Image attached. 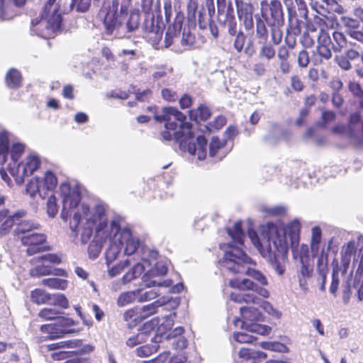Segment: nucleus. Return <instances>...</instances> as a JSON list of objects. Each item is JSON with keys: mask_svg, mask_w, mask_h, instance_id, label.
Here are the masks:
<instances>
[{"mask_svg": "<svg viewBox=\"0 0 363 363\" xmlns=\"http://www.w3.org/2000/svg\"><path fill=\"white\" fill-rule=\"evenodd\" d=\"M301 224L294 219L283 226L268 222L259 226V233L250 229L248 237L260 255L266 258L279 275L285 272L289 247L293 258L300 262H309V250L306 244L299 245Z\"/></svg>", "mask_w": 363, "mask_h": 363, "instance_id": "1", "label": "nucleus"}, {"mask_svg": "<svg viewBox=\"0 0 363 363\" xmlns=\"http://www.w3.org/2000/svg\"><path fill=\"white\" fill-rule=\"evenodd\" d=\"M227 232L233 242L220 245V249L225 252L223 259L219 261L220 266L233 273H245L257 282L255 283L250 279H234L230 280V286L241 291H252L263 298H269V291L265 288L269 284L267 277L262 272L246 267L251 262V259L240 247L245 238L241 222L238 221L233 228H227Z\"/></svg>", "mask_w": 363, "mask_h": 363, "instance_id": "2", "label": "nucleus"}, {"mask_svg": "<svg viewBox=\"0 0 363 363\" xmlns=\"http://www.w3.org/2000/svg\"><path fill=\"white\" fill-rule=\"evenodd\" d=\"M84 214L78 229H81V242L86 244L92 235L104 242L112 241L121 235L124 228H121L120 220L108 219V207L103 202L93 203L92 206H83L81 208Z\"/></svg>", "mask_w": 363, "mask_h": 363, "instance_id": "3", "label": "nucleus"}, {"mask_svg": "<svg viewBox=\"0 0 363 363\" xmlns=\"http://www.w3.org/2000/svg\"><path fill=\"white\" fill-rule=\"evenodd\" d=\"M55 194L62 199V208L60 217L65 222L67 221L69 217H72L69 220V228L74 236H77L78 227L84 217L81 208L83 206H89L80 202L82 199L81 186L74 182H64L60 184Z\"/></svg>", "mask_w": 363, "mask_h": 363, "instance_id": "4", "label": "nucleus"}, {"mask_svg": "<svg viewBox=\"0 0 363 363\" xmlns=\"http://www.w3.org/2000/svg\"><path fill=\"white\" fill-rule=\"evenodd\" d=\"M62 18L60 6L56 0H48L40 19L31 21L30 31L33 35L43 38L53 37L62 27Z\"/></svg>", "mask_w": 363, "mask_h": 363, "instance_id": "5", "label": "nucleus"}, {"mask_svg": "<svg viewBox=\"0 0 363 363\" xmlns=\"http://www.w3.org/2000/svg\"><path fill=\"white\" fill-rule=\"evenodd\" d=\"M154 118L159 122H164L165 130L162 133L164 140L173 138L177 142L186 133L189 134L192 128L191 124L186 122V116L172 107H164L160 114L155 112Z\"/></svg>", "mask_w": 363, "mask_h": 363, "instance_id": "6", "label": "nucleus"}, {"mask_svg": "<svg viewBox=\"0 0 363 363\" xmlns=\"http://www.w3.org/2000/svg\"><path fill=\"white\" fill-rule=\"evenodd\" d=\"M318 46L316 48L315 60L321 62L323 60H329L332 57V50L340 52L345 48L352 46L342 33L332 31V29H325V26H320L317 36Z\"/></svg>", "mask_w": 363, "mask_h": 363, "instance_id": "7", "label": "nucleus"}, {"mask_svg": "<svg viewBox=\"0 0 363 363\" xmlns=\"http://www.w3.org/2000/svg\"><path fill=\"white\" fill-rule=\"evenodd\" d=\"M184 17L182 13H177L173 24L167 28L164 38L165 48L173 46L172 50L182 52L190 49L195 43V36L189 26H182Z\"/></svg>", "mask_w": 363, "mask_h": 363, "instance_id": "8", "label": "nucleus"}, {"mask_svg": "<svg viewBox=\"0 0 363 363\" xmlns=\"http://www.w3.org/2000/svg\"><path fill=\"white\" fill-rule=\"evenodd\" d=\"M109 242V246L105 252L108 266L118 257L121 250L125 255H134L140 244V239L132 233L130 228L126 227L121 232L120 235Z\"/></svg>", "mask_w": 363, "mask_h": 363, "instance_id": "9", "label": "nucleus"}, {"mask_svg": "<svg viewBox=\"0 0 363 363\" xmlns=\"http://www.w3.org/2000/svg\"><path fill=\"white\" fill-rule=\"evenodd\" d=\"M106 15L104 18V25L106 33L113 38H124L123 21L128 10L121 11V6H118L116 1H104L100 13Z\"/></svg>", "mask_w": 363, "mask_h": 363, "instance_id": "10", "label": "nucleus"}, {"mask_svg": "<svg viewBox=\"0 0 363 363\" xmlns=\"http://www.w3.org/2000/svg\"><path fill=\"white\" fill-rule=\"evenodd\" d=\"M150 274H144L142 278L143 284L147 290L138 289V291H140L138 293V302L150 301L165 293L178 294L184 289L182 283L172 285V281L170 279L161 281L150 279Z\"/></svg>", "mask_w": 363, "mask_h": 363, "instance_id": "11", "label": "nucleus"}, {"mask_svg": "<svg viewBox=\"0 0 363 363\" xmlns=\"http://www.w3.org/2000/svg\"><path fill=\"white\" fill-rule=\"evenodd\" d=\"M143 272H145V274H150V279L159 280L157 277L165 274L167 272V268L161 262H155V259L150 261L146 258H142L140 262L135 263L133 267L123 275V283L124 284L129 283L140 277Z\"/></svg>", "mask_w": 363, "mask_h": 363, "instance_id": "12", "label": "nucleus"}, {"mask_svg": "<svg viewBox=\"0 0 363 363\" xmlns=\"http://www.w3.org/2000/svg\"><path fill=\"white\" fill-rule=\"evenodd\" d=\"M240 312L242 320L237 318L233 320L236 326L238 325V323H241L242 330H246L251 333L262 335L269 334L271 331L269 327L255 323L260 316V313L257 309L254 307H240Z\"/></svg>", "mask_w": 363, "mask_h": 363, "instance_id": "13", "label": "nucleus"}, {"mask_svg": "<svg viewBox=\"0 0 363 363\" xmlns=\"http://www.w3.org/2000/svg\"><path fill=\"white\" fill-rule=\"evenodd\" d=\"M198 9L197 0H189L187 4L188 18L191 21H198L201 29L207 28L212 21V16L215 13L213 0H204L201 9Z\"/></svg>", "mask_w": 363, "mask_h": 363, "instance_id": "14", "label": "nucleus"}, {"mask_svg": "<svg viewBox=\"0 0 363 363\" xmlns=\"http://www.w3.org/2000/svg\"><path fill=\"white\" fill-rule=\"evenodd\" d=\"M177 143L182 150L196 156L199 160H203L206 157L207 140L202 135H195L192 128L189 134L186 133Z\"/></svg>", "mask_w": 363, "mask_h": 363, "instance_id": "15", "label": "nucleus"}, {"mask_svg": "<svg viewBox=\"0 0 363 363\" xmlns=\"http://www.w3.org/2000/svg\"><path fill=\"white\" fill-rule=\"evenodd\" d=\"M41 165L40 157L35 152L29 153L18 164L11 168V175L14 178L17 184L23 183L26 177L32 175Z\"/></svg>", "mask_w": 363, "mask_h": 363, "instance_id": "16", "label": "nucleus"}, {"mask_svg": "<svg viewBox=\"0 0 363 363\" xmlns=\"http://www.w3.org/2000/svg\"><path fill=\"white\" fill-rule=\"evenodd\" d=\"M180 299L178 297L176 298H169L162 296L158 300L152 302V303L145 305L143 306L140 311L135 312V310H129L124 313V318L125 320H128L129 319H133L136 320L138 318L145 319L150 315H152L156 313L158 311V308L162 306L169 305L171 308H176L179 305Z\"/></svg>", "mask_w": 363, "mask_h": 363, "instance_id": "17", "label": "nucleus"}, {"mask_svg": "<svg viewBox=\"0 0 363 363\" xmlns=\"http://www.w3.org/2000/svg\"><path fill=\"white\" fill-rule=\"evenodd\" d=\"M49 351L56 350L62 348L71 349L69 351L60 352L55 354L58 359L71 357L72 355H82L89 354L93 351L94 347L89 344H84L81 340H70L49 344L45 346Z\"/></svg>", "mask_w": 363, "mask_h": 363, "instance_id": "18", "label": "nucleus"}, {"mask_svg": "<svg viewBox=\"0 0 363 363\" xmlns=\"http://www.w3.org/2000/svg\"><path fill=\"white\" fill-rule=\"evenodd\" d=\"M356 251L357 247L354 240L344 245L340 252V262L337 264L335 269L341 272L343 275L348 274L349 276H352L355 269Z\"/></svg>", "mask_w": 363, "mask_h": 363, "instance_id": "19", "label": "nucleus"}, {"mask_svg": "<svg viewBox=\"0 0 363 363\" xmlns=\"http://www.w3.org/2000/svg\"><path fill=\"white\" fill-rule=\"evenodd\" d=\"M253 293H231L230 295V301L236 303H252L257 306L262 307L265 312L269 313L273 317L279 318L281 315V313L275 309L272 305L266 301H264L261 298L257 296Z\"/></svg>", "mask_w": 363, "mask_h": 363, "instance_id": "20", "label": "nucleus"}, {"mask_svg": "<svg viewBox=\"0 0 363 363\" xmlns=\"http://www.w3.org/2000/svg\"><path fill=\"white\" fill-rule=\"evenodd\" d=\"M262 17L269 25H282L284 13L279 1L272 0L270 3L262 1L260 4Z\"/></svg>", "mask_w": 363, "mask_h": 363, "instance_id": "21", "label": "nucleus"}, {"mask_svg": "<svg viewBox=\"0 0 363 363\" xmlns=\"http://www.w3.org/2000/svg\"><path fill=\"white\" fill-rule=\"evenodd\" d=\"M228 33L231 36L233 48L238 53L244 52L248 56H252L255 53V49L251 41H249L245 47L246 35L240 29H238V24H231L228 29Z\"/></svg>", "mask_w": 363, "mask_h": 363, "instance_id": "22", "label": "nucleus"}, {"mask_svg": "<svg viewBox=\"0 0 363 363\" xmlns=\"http://www.w3.org/2000/svg\"><path fill=\"white\" fill-rule=\"evenodd\" d=\"M176 314L172 313L160 319L155 318L145 323V328L147 330L154 332L155 334L163 335L171 330L174 325Z\"/></svg>", "mask_w": 363, "mask_h": 363, "instance_id": "23", "label": "nucleus"}, {"mask_svg": "<svg viewBox=\"0 0 363 363\" xmlns=\"http://www.w3.org/2000/svg\"><path fill=\"white\" fill-rule=\"evenodd\" d=\"M217 7L218 21L220 23L225 25L227 30L231 24H237L232 2H227L225 0H217Z\"/></svg>", "mask_w": 363, "mask_h": 363, "instance_id": "24", "label": "nucleus"}, {"mask_svg": "<svg viewBox=\"0 0 363 363\" xmlns=\"http://www.w3.org/2000/svg\"><path fill=\"white\" fill-rule=\"evenodd\" d=\"M235 4L237 8L238 16L245 29H252L254 28L253 6L244 0H235Z\"/></svg>", "mask_w": 363, "mask_h": 363, "instance_id": "25", "label": "nucleus"}, {"mask_svg": "<svg viewBox=\"0 0 363 363\" xmlns=\"http://www.w3.org/2000/svg\"><path fill=\"white\" fill-rule=\"evenodd\" d=\"M35 266L30 269V274L33 277L55 275L57 277H67V272L60 268H53L42 261L39 257L35 259Z\"/></svg>", "mask_w": 363, "mask_h": 363, "instance_id": "26", "label": "nucleus"}, {"mask_svg": "<svg viewBox=\"0 0 363 363\" xmlns=\"http://www.w3.org/2000/svg\"><path fill=\"white\" fill-rule=\"evenodd\" d=\"M45 235L43 233L35 232L30 233V234L23 235L21 237L22 243L28 246L27 253L29 255H34L39 252L42 247L41 245L45 241Z\"/></svg>", "mask_w": 363, "mask_h": 363, "instance_id": "27", "label": "nucleus"}, {"mask_svg": "<svg viewBox=\"0 0 363 363\" xmlns=\"http://www.w3.org/2000/svg\"><path fill=\"white\" fill-rule=\"evenodd\" d=\"M142 28L145 33V38L152 44H157L162 38L160 27L155 23L153 15L146 16Z\"/></svg>", "mask_w": 363, "mask_h": 363, "instance_id": "28", "label": "nucleus"}, {"mask_svg": "<svg viewBox=\"0 0 363 363\" xmlns=\"http://www.w3.org/2000/svg\"><path fill=\"white\" fill-rule=\"evenodd\" d=\"M26 215L23 211H19L16 213L9 215L7 210L0 211V234H6L21 218Z\"/></svg>", "mask_w": 363, "mask_h": 363, "instance_id": "29", "label": "nucleus"}, {"mask_svg": "<svg viewBox=\"0 0 363 363\" xmlns=\"http://www.w3.org/2000/svg\"><path fill=\"white\" fill-rule=\"evenodd\" d=\"M25 151L26 145L19 142L13 143L9 147L8 156L9 155L10 157V161L8 164V170L9 173L11 172V168L13 167L14 164H18L22 160L21 157L24 155Z\"/></svg>", "mask_w": 363, "mask_h": 363, "instance_id": "30", "label": "nucleus"}, {"mask_svg": "<svg viewBox=\"0 0 363 363\" xmlns=\"http://www.w3.org/2000/svg\"><path fill=\"white\" fill-rule=\"evenodd\" d=\"M354 45L345 49V54L336 57L335 60L338 65L345 70L351 69L350 60H354L359 57V53L354 48Z\"/></svg>", "mask_w": 363, "mask_h": 363, "instance_id": "31", "label": "nucleus"}, {"mask_svg": "<svg viewBox=\"0 0 363 363\" xmlns=\"http://www.w3.org/2000/svg\"><path fill=\"white\" fill-rule=\"evenodd\" d=\"M225 144V140H220L218 138L213 137L209 145V156L215 158L216 160L223 159L227 154L224 150Z\"/></svg>", "mask_w": 363, "mask_h": 363, "instance_id": "32", "label": "nucleus"}, {"mask_svg": "<svg viewBox=\"0 0 363 363\" xmlns=\"http://www.w3.org/2000/svg\"><path fill=\"white\" fill-rule=\"evenodd\" d=\"M184 331L182 327H177L166 336L167 339L172 340V344L176 350H183L187 346V340L182 336Z\"/></svg>", "mask_w": 363, "mask_h": 363, "instance_id": "33", "label": "nucleus"}, {"mask_svg": "<svg viewBox=\"0 0 363 363\" xmlns=\"http://www.w3.org/2000/svg\"><path fill=\"white\" fill-rule=\"evenodd\" d=\"M41 331L47 334L46 337L49 339H56L62 337L65 334L71 333L73 332L71 329L60 328L57 323L47 324L41 326Z\"/></svg>", "mask_w": 363, "mask_h": 363, "instance_id": "34", "label": "nucleus"}, {"mask_svg": "<svg viewBox=\"0 0 363 363\" xmlns=\"http://www.w3.org/2000/svg\"><path fill=\"white\" fill-rule=\"evenodd\" d=\"M10 133L0 128V164H4L8 160Z\"/></svg>", "mask_w": 363, "mask_h": 363, "instance_id": "35", "label": "nucleus"}, {"mask_svg": "<svg viewBox=\"0 0 363 363\" xmlns=\"http://www.w3.org/2000/svg\"><path fill=\"white\" fill-rule=\"evenodd\" d=\"M140 21V16L138 11H133L128 18L126 15L123 21L124 37L137 30L139 28Z\"/></svg>", "mask_w": 363, "mask_h": 363, "instance_id": "36", "label": "nucleus"}, {"mask_svg": "<svg viewBox=\"0 0 363 363\" xmlns=\"http://www.w3.org/2000/svg\"><path fill=\"white\" fill-rule=\"evenodd\" d=\"M332 132L335 134L347 136L350 142L355 145H361L363 143V140L357 137L356 133L353 129L346 127L342 124H337L333 128Z\"/></svg>", "mask_w": 363, "mask_h": 363, "instance_id": "37", "label": "nucleus"}, {"mask_svg": "<svg viewBox=\"0 0 363 363\" xmlns=\"http://www.w3.org/2000/svg\"><path fill=\"white\" fill-rule=\"evenodd\" d=\"M26 191L31 198H35L37 194L42 199L45 197V192L43 191L40 179L38 177L33 178L29 181L26 185Z\"/></svg>", "mask_w": 363, "mask_h": 363, "instance_id": "38", "label": "nucleus"}, {"mask_svg": "<svg viewBox=\"0 0 363 363\" xmlns=\"http://www.w3.org/2000/svg\"><path fill=\"white\" fill-rule=\"evenodd\" d=\"M25 215L21 218L14 224L17 225L16 232L18 234H23V235L33 233V230L38 229L39 224L30 220H23Z\"/></svg>", "mask_w": 363, "mask_h": 363, "instance_id": "39", "label": "nucleus"}, {"mask_svg": "<svg viewBox=\"0 0 363 363\" xmlns=\"http://www.w3.org/2000/svg\"><path fill=\"white\" fill-rule=\"evenodd\" d=\"M43 191L47 194V191L52 192L57 184V179L56 175L51 171L45 172L44 176L40 179Z\"/></svg>", "mask_w": 363, "mask_h": 363, "instance_id": "40", "label": "nucleus"}, {"mask_svg": "<svg viewBox=\"0 0 363 363\" xmlns=\"http://www.w3.org/2000/svg\"><path fill=\"white\" fill-rule=\"evenodd\" d=\"M5 82L9 88L18 89L21 84V74L17 69H11L6 74Z\"/></svg>", "mask_w": 363, "mask_h": 363, "instance_id": "41", "label": "nucleus"}, {"mask_svg": "<svg viewBox=\"0 0 363 363\" xmlns=\"http://www.w3.org/2000/svg\"><path fill=\"white\" fill-rule=\"evenodd\" d=\"M300 269L298 270V280L300 286L303 289L306 285V279L309 278L313 272V267L311 261L300 262Z\"/></svg>", "mask_w": 363, "mask_h": 363, "instance_id": "42", "label": "nucleus"}, {"mask_svg": "<svg viewBox=\"0 0 363 363\" xmlns=\"http://www.w3.org/2000/svg\"><path fill=\"white\" fill-rule=\"evenodd\" d=\"M42 284L51 289L65 290L67 288L68 281L64 279L48 278L42 280Z\"/></svg>", "mask_w": 363, "mask_h": 363, "instance_id": "43", "label": "nucleus"}, {"mask_svg": "<svg viewBox=\"0 0 363 363\" xmlns=\"http://www.w3.org/2000/svg\"><path fill=\"white\" fill-rule=\"evenodd\" d=\"M51 298L52 294L40 289H36L32 291L30 294L31 301L38 305L49 303Z\"/></svg>", "mask_w": 363, "mask_h": 363, "instance_id": "44", "label": "nucleus"}, {"mask_svg": "<svg viewBox=\"0 0 363 363\" xmlns=\"http://www.w3.org/2000/svg\"><path fill=\"white\" fill-rule=\"evenodd\" d=\"M149 335H150V330H147L144 327V329L142 331L139 332L137 335L130 336L127 340L126 344L129 347H135L138 344L146 342Z\"/></svg>", "mask_w": 363, "mask_h": 363, "instance_id": "45", "label": "nucleus"}, {"mask_svg": "<svg viewBox=\"0 0 363 363\" xmlns=\"http://www.w3.org/2000/svg\"><path fill=\"white\" fill-rule=\"evenodd\" d=\"M189 116L196 121H206L211 116V112L207 106L201 105L197 109L190 111Z\"/></svg>", "mask_w": 363, "mask_h": 363, "instance_id": "46", "label": "nucleus"}, {"mask_svg": "<svg viewBox=\"0 0 363 363\" xmlns=\"http://www.w3.org/2000/svg\"><path fill=\"white\" fill-rule=\"evenodd\" d=\"M104 243L105 242L97 239V238L94 235L93 240L89 243L88 247L89 257L92 259L98 257L101 252Z\"/></svg>", "mask_w": 363, "mask_h": 363, "instance_id": "47", "label": "nucleus"}, {"mask_svg": "<svg viewBox=\"0 0 363 363\" xmlns=\"http://www.w3.org/2000/svg\"><path fill=\"white\" fill-rule=\"evenodd\" d=\"M138 293H140V291L135 290L121 294L118 298V306H124L136 300L138 301Z\"/></svg>", "mask_w": 363, "mask_h": 363, "instance_id": "48", "label": "nucleus"}, {"mask_svg": "<svg viewBox=\"0 0 363 363\" xmlns=\"http://www.w3.org/2000/svg\"><path fill=\"white\" fill-rule=\"evenodd\" d=\"M57 194H52L51 196L48 197L47 201V213L49 217L54 218L58 213L59 211V205L57 203Z\"/></svg>", "mask_w": 363, "mask_h": 363, "instance_id": "49", "label": "nucleus"}, {"mask_svg": "<svg viewBox=\"0 0 363 363\" xmlns=\"http://www.w3.org/2000/svg\"><path fill=\"white\" fill-rule=\"evenodd\" d=\"M245 331L237 332L233 333V340L239 343H252L256 337L252 335L249 334V331L244 330Z\"/></svg>", "mask_w": 363, "mask_h": 363, "instance_id": "50", "label": "nucleus"}, {"mask_svg": "<svg viewBox=\"0 0 363 363\" xmlns=\"http://www.w3.org/2000/svg\"><path fill=\"white\" fill-rule=\"evenodd\" d=\"M286 208L281 206H263L261 211L267 216H281L285 213Z\"/></svg>", "mask_w": 363, "mask_h": 363, "instance_id": "51", "label": "nucleus"}, {"mask_svg": "<svg viewBox=\"0 0 363 363\" xmlns=\"http://www.w3.org/2000/svg\"><path fill=\"white\" fill-rule=\"evenodd\" d=\"M91 0H72L70 9L80 13L87 11L90 7Z\"/></svg>", "mask_w": 363, "mask_h": 363, "instance_id": "52", "label": "nucleus"}, {"mask_svg": "<svg viewBox=\"0 0 363 363\" xmlns=\"http://www.w3.org/2000/svg\"><path fill=\"white\" fill-rule=\"evenodd\" d=\"M132 263V259H126L125 261L118 263V264L113 266L111 269H108V275L111 277H114L121 273L122 271L124 270L125 268L130 266Z\"/></svg>", "mask_w": 363, "mask_h": 363, "instance_id": "53", "label": "nucleus"}, {"mask_svg": "<svg viewBox=\"0 0 363 363\" xmlns=\"http://www.w3.org/2000/svg\"><path fill=\"white\" fill-rule=\"evenodd\" d=\"M262 348L270 351L285 352L287 351V347L285 345L277 342H262L261 343Z\"/></svg>", "mask_w": 363, "mask_h": 363, "instance_id": "54", "label": "nucleus"}, {"mask_svg": "<svg viewBox=\"0 0 363 363\" xmlns=\"http://www.w3.org/2000/svg\"><path fill=\"white\" fill-rule=\"evenodd\" d=\"M60 312L53 308H44L38 313L40 318L44 320H55L57 318Z\"/></svg>", "mask_w": 363, "mask_h": 363, "instance_id": "55", "label": "nucleus"}, {"mask_svg": "<svg viewBox=\"0 0 363 363\" xmlns=\"http://www.w3.org/2000/svg\"><path fill=\"white\" fill-rule=\"evenodd\" d=\"M156 345H145L136 349V354L138 357H149L157 351Z\"/></svg>", "mask_w": 363, "mask_h": 363, "instance_id": "56", "label": "nucleus"}, {"mask_svg": "<svg viewBox=\"0 0 363 363\" xmlns=\"http://www.w3.org/2000/svg\"><path fill=\"white\" fill-rule=\"evenodd\" d=\"M317 260V268L320 274H325V271L328 265V254L325 252L324 248L321 249L320 253L318 254Z\"/></svg>", "mask_w": 363, "mask_h": 363, "instance_id": "57", "label": "nucleus"}, {"mask_svg": "<svg viewBox=\"0 0 363 363\" xmlns=\"http://www.w3.org/2000/svg\"><path fill=\"white\" fill-rule=\"evenodd\" d=\"M10 11V4L6 0H0V20H6L12 17Z\"/></svg>", "mask_w": 363, "mask_h": 363, "instance_id": "58", "label": "nucleus"}, {"mask_svg": "<svg viewBox=\"0 0 363 363\" xmlns=\"http://www.w3.org/2000/svg\"><path fill=\"white\" fill-rule=\"evenodd\" d=\"M49 302L64 308L68 307V301L65 296L62 294H52V298Z\"/></svg>", "mask_w": 363, "mask_h": 363, "instance_id": "59", "label": "nucleus"}, {"mask_svg": "<svg viewBox=\"0 0 363 363\" xmlns=\"http://www.w3.org/2000/svg\"><path fill=\"white\" fill-rule=\"evenodd\" d=\"M275 53L274 48L269 44L264 45L259 50V55L268 60L272 59L275 56Z\"/></svg>", "mask_w": 363, "mask_h": 363, "instance_id": "60", "label": "nucleus"}, {"mask_svg": "<svg viewBox=\"0 0 363 363\" xmlns=\"http://www.w3.org/2000/svg\"><path fill=\"white\" fill-rule=\"evenodd\" d=\"M271 26V38L275 45H278L282 39V33L279 28L281 25H269Z\"/></svg>", "mask_w": 363, "mask_h": 363, "instance_id": "61", "label": "nucleus"}, {"mask_svg": "<svg viewBox=\"0 0 363 363\" xmlns=\"http://www.w3.org/2000/svg\"><path fill=\"white\" fill-rule=\"evenodd\" d=\"M225 123L226 120L225 117L219 116L213 122L210 123L208 125L206 126V128H208L209 131L219 130L225 124Z\"/></svg>", "mask_w": 363, "mask_h": 363, "instance_id": "62", "label": "nucleus"}, {"mask_svg": "<svg viewBox=\"0 0 363 363\" xmlns=\"http://www.w3.org/2000/svg\"><path fill=\"white\" fill-rule=\"evenodd\" d=\"M55 323L60 328L69 329V327L74 325V321L67 317L58 316Z\"/></svg>", "mask_w": 363, "mask_h": 363, "instance_id": "63", "label": "nucleus"}, {"mask_svg": "<svg viewBox=\"0 0 363 363\" xmlns=\"http://www.w3.org/2000/svg\"><path fill=\"white\" fill-rule=\"evenodd\" d=\"M356 276H361L363 273V251L359 250L355 259Z\"/></svg>", "mask_w": 363, "mask_h": 363, "instance_id": "64", "label": "nucleus"}]
</instances>
